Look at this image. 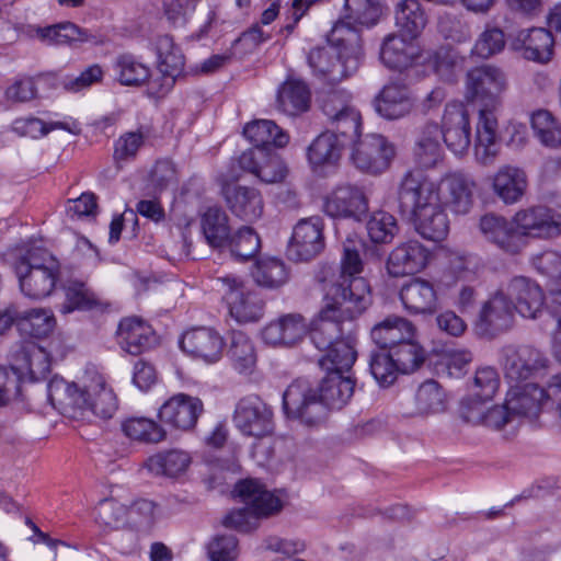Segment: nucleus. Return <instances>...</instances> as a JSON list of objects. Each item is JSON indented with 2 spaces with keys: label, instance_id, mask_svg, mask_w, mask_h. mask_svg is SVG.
I'll return each mask as SVG.
<instances>
[{
  "label": "nucleus",
  "instance_id": "1",
  "mask_svg": "<svg viewBox=\"0 0 561 561\" xmlns=\"http://www.w3.org/2000/svg\"><path fill=\"white\" fill-rule=\"evenodd\" d=\"M355 381L339 373H328L317 388L306 379L293 381L283 394V407L289 417L307 426H317L327 417V410H340L351 400Z\"/></svg>",
  "mask_w": 561,
  "mask_h": 561
},
{
  "label": "nucleus",
  "instance_id": "2",
  "mask_svg": "<svg viewBox=\"0 0 561 561\" xmlns=\"http://www.w3.org/2000/svg\"><path fill=\"white\" fill-rule=\"evenodd\" d=\"M505 89V76L496 67L484 65L472 68L466 78V98L479 103V122L474 140V157L482 165L494 163L500 152L496 137L497 121L491 108L497 103V98Z\"/></svg>",
  "mask_w": 561,
  "mask_h": 561
},
{
  "label": "nucleus",
  "instance_id": "3",
  "mask_svg": "<svg viewBox=\"0 0 561 561\" xmlns=\"http://www.w3.org/2000/svg\"><path fill=\"white\" fill-rule=\"evenodd\" d=\"M402 215H411L416 232L424 239L439 242L449 232V219L439 199L436 183L415 171H408L398 192Z\"/></svg>",
  "mask_w": 561,
  "mask_h": 561
},
{
  "label": "nucleus",
  "instance_id": "4",
  "mask_svg": "<svg viewBox=\"0 0 561 561\" xmlns=\"http://www.w3.org/2000/svg\"><path fill=\"white\" fill-rule=\"evenodd\" d=\"M13 268L20 291L31 300L49 297L61 276L59 260L42 247H31L21 252L13 263Z\"/></svg>",
  "mask_w": 561,
  "mask_h": 561
},
{
  "label": "nucleus",
  "instance_id": "5",
  "mask_svg": "<svg viewBox=\"0 0 561 561\" xmlns=\"http://www.w3.org/2000/svg\"><path fill=\"white\" fill-rule=\"evenodd\" d=\"M236 493L242 499L245 507L230 512L224 519V525L239 531L248 533L256 528L259 517H267L278 513L283 503L278 496L255 479L240 481Z\"/></svg>",
  "mask_w": 561,
  "mask_h": 561
},
{
  "label": "nucleus",
  "instance_id": "6",
  "mask_svg": "<svg viewBox=\"0 0 561 561\" xmlns=\"http://www.w3.org/2000/svg\"><path fill=\"white\" fill-rule=\"evenodd\" d=\"M324 301L337 311L342 319L353 321L371 305V289L364 277L340 276L328 289Z\"/></svg>",
  "mask_w": 561,
  "mask_h": 561
},
{
  "label": "nucleus",
  "instance_id": "7",
  "mask_svg": "<svg viewBox=\"0 0 561 561\" xmlns=\"http://www.w3.org/2000/svg\"><path fill=\"white\" fill-rule=\"evenodd\" d=\"M229 314L238 323L257 322L264 314V301L259 294L236 275L217 278Z\"/></svg>",
  "mask_w": 561,
  "mask_h": 561
},
{
  "label": "nucleus",
  "instance_id": "8",
  "mask_svg": "<svg viewBox=\"0 0 561 561\" xmlns=\"http://www.w3.org/2000/svg\"><path fill=\"white\" fill-rule=\"evenodd\" d=\"M482 234L508 254L519 253L525 245L526 210H519L507 221L501 216L488 214L480 219Z\"/></svg>",
  "mask_w": 561,
  "mask_h": 561
},
{
  "label": "nucleus",
  "instance_id": "9",
  "mask_svg": "<svg viewBox=\"0 0 561 561\" xmlns=\"http://www.w3.org/2000/svg\"><path fill=\"white\" fill-rule=\"evenodd\" d=\"M307 61L312 75L327 84H336L352 77L360 66L354 58L344 56L330 45L312 48Z\"/></svg>",
  "mask_w": 561,
  "mask_h": 561
},
{
  "label": "nucleus",
  "instance_id": "10",
  "mask_svg": "<svg viewBox=\"0 0 561 561\" xmlns=\"http://www.w3.org/2000/svg\"><path fill=\"white\" fill-rule=\"evenodd\" d=\"M352 95L346 91H335L327 96L322 108L324 114L334 126L335 133L341 140L353 144L360 137L362 116L351 104Z\"/></svg>",
  "mask_w": 561,
  "mask_h": 561
},
{
  "label": "nucleus",
  "instance_id": "11",
  "mask_svg": "<svg viewBox=\"0 0 561 561\" xmlns=\"http://www.w3.org/2000/svg\"><path fill=\"white\" fill-rule=\"evenodd\" d=\"M66 391L71 403L80 410L91 411L102 419H110L117 410V399L114 391L107 387L102 376H95L83 389L76 385H67Z\"/></svg>",
  "mask_w": 561,
  "mask_h": 561
},
{
  "label": "nucleus",
  "instance_id": "12",
  "mask_svg": "<svg viewBox=\"0 0 561 561\" xmlns=\"http://www.w3.org/2000/svg\"><path fill=\"white\" fill-rule=\"evenodd\" d=\"M232 421L241 434L255 438L272 434L274 428L272 409L254 394L237 402Z\"/></svg>",
  "mask_w": 561,
  "mask_h": 561
},
{
  "label": "nucleus",
  "instance_id": "13",
  "mask_svg": "<svg viewBox=\"0 0 561 561\" xmlns=\"http://www.w3.org/2000/svg\"><path fill=\"white\" fill-rule=\"evenodd\" d=\"M352 160L357 169L370 174L386 171L394 157V147L379 134H368L353 144Z\"/></svg>",
  "mask_w": 561,
  "mask_h": 561
},
{
  "label": "nucleus",
  "instance_id": "14",
  "mask_svg": "<svg viewBox=\"0 0 561 561\" xmlns=\"http://www.w3.org/2000/svg\"><path fill=\"white\" fill-rule=\"evenodd\" d=\"M323 220L319 216L300 219L294 227L288 244V256L294 261H309L324 249Z\"/></svg>",
  "mask_w": 561,
  "mask_h": 561
},
{
  "label": "nucleus",
  "instance_id": "15",
  "mask_svg": "<svg viewBox=\"0 0 561 561\" xmlns=\"http://www.w3.org/2000/svg\"><path fill=\"white\" fill-rule=\"evenodd\" d=\"M322 209L331 218L360 220L368 210V201L362 187L341 184L325 195Z\"/></svg>",
  "mask_w": 561,
  "mask_h": 561
},
{
  "label": "nucleus",
  "instance_id": "16",
  "mask_svg": "<svg viewBox=\"0 0 561 561\" xmlns=\"http://www.w3.org/2000/svg\"><path fill=\"white\" fill-rule=\"evenodd\" d=\"M431 251L417 240L399 243L391 250L386 262V270L392 277L415 275L430 263Z\"/></svg>",
  "mask_w": 561,
  "mask_h": 561
},
{
  "label": "nucleus",
  "instance_id": "17",
  "mask_svg": "<svg viewBox=\"0 0 561 561\" xmlns=\"http://www.w3.org/2000/svg\"><path fill=\"white\" fill-rule=\"evenodd\" d=\"M204 410L201 399L185 393H176L169 398L158 410L161 423L175 430L190 431L195 427Z\"/></svg>",
  "mask_w": 561,
  "mask_h": 561
},
{
  "label": "nucleus",
  "instance_id": "18",
  "mask_svg": "<svg viewBox=\"0 0 561 561\" xmlns=\"http://www.w3.org/2000/svg\"><path fill=\"white\" fill-rule=\"evenodd\" d=\"M442 138L447 148L457 156L466 153L471 144L469 113L462 103H449L445 107Z\"/></svg>",
  "mask_w": 561,
  "mask_h": 561
},
{
  "label": "nucleus",
  "instance_id": "19",
  "mask_svg": "<svg viewBox=\"0 0 561 561\" xmlns=\"http://www.w3.org/2000/svg\"><path fill=\"white\" fill-rule=\"evenodd\" d=\"M27 35L31 38H38L45 45H71L75 43L102 45L104 43V37L101 34L79 27L72 22H61L45 27L30 25Z\"/></svg>",
  "mask_w": 561,
  "mask_h": 561
},
{
  "label": "nucleus",
  "instance_id": "20",
  "mask_svg": "<svg viewBox=\"0 0 561 561\" xmlns=\"http://www.w3.org/2000/svg\"><path fill=\"white\" fill-rule=\"evenodd\" d=\"M517 310L515 304L510 301L503 294H496L484 302L476 330L479 335L493 337L501 332L508 330L514 322V314Z\"/></svg>",
  "mask_w": 561,
  "mask_h": 561
},
{
  "label": "nucleus",
  "instance_id": "21",
  "mask_svg": "<svg viewBox=\"0 0 561 561\" xmlns=\"http://www.w3.org/2000/svg\"><path fill=\"white\" fill-rule=\"evenodd\" d=\"M180 346L192 357L213 364L221 358L225 341L215 329L199 327L186 331L182 335Z\"/></svg>",
  "mask_w": 561,
  "mask_h": 561
},
{
  "label": "nucleus",
  "instance_id": "22",
  "mask_svg": "<svg viewBox=\"0 0 561 561\" xmlns=\"http://www.w3.org/2000/svg\"><path fill=\"white\" fill-rule=\"evenodd\" d=\"M422 50L415 39L402 34H388L380 47V60L389 69L403 71L416 65Z\"/></svg>",
  "mask_w": 561,
  "mask_h": 561
},
{
  "label": "nucleus",
  "instance_id": "23",
  "mask_svg": "<svg viewBox=\"0 0 561 561\" xmlns=\"http://www.w3.org/2000/svg\"><path fill=\"white\" fill-rule=\"evenodd\" d=\"M474 182L461 173L445 175L436 188L443 206H448L455 214H468L473 205Z\"/></svg>",
  "mask_w": 561,
  "mask_h": 561
},
{
  "label": "nucleus",
  "instance_id": "24",
  "mask_svg": "<svg viewBox=\"0 0 561 561\" xmlns=\"http://www.w3.org/2000/svg\"><path fill=\"white\" fill-rule=\"evenodd\" d=\"M309 331L308 321L299 313H288L270 322L262 330V340L272 346H291Z\"/></svg>",
  "mask_w": 561,
  "mask_h": 561
},
{
  "label": "nucleus",
  "instance_id": "25",
  "mask_svg": "<svg viewBox=\"0 0 561 561\" xmlns=\"http://www.w3.org/2000/svg\"><path fill=\"white\" fill-rule=\"evenodd\" d=\"M399 296L404 309L411 314H433L437 310V290L428 279H410L402 285Z\"/></svg>",
  "mask_w": 561,
  "mask_h": 561
},
{
  "label": "nucleus",
  "instance_id": "26",
  "mask_svg": "<svg viewBox=\"0 0 561 561\" xmlns=\"http://www.w3.org/2000/svg\"><path fill=\"white\" fill-rule=\"evenodd\" d=\"M376 113L389 121L400 119L412 111L414 100L410 89L400 83L386 84L373 101Z\"/></svg>",
  "mask_w": 561,
  "mask_h": 561
},
{
  "label": "nucleus",
  "instance_id": "27",
  "mask_svg": "<svg viewBox=\"0 0 561 561\" xmlns=\"http://www.w3.org/2000/svg\"><path fill=\"white\" fill-rule=\"evenodd\" d=\"M402 414L408 417L427 416L444 412L446 409V394L435 380H426L421 383L413 397L401 402Z\"/></svg>",
  "mask_w": 561,
  "mask_h": 561
},
{
  "label": "nucleus",
  "instance_id": "28",
  "mask_svg": "<svg viewBox=\"0 0 561 561\" xmlns=\"http://www.w3.org/2000/svg\"><path fill=\"white\" fill-rule=\"evenodd\" d=\"M117 339L122 350L131 355L146 352L157 344V335L151 325L136 317L119 322Z\"/></svg>",
  "mask_w": 561,
  "mask_h": 561
},
{
  "label": "nucleus",
  "instance_id": "29",
  "mask_svg": "<svg viewBox=\"0 0 561 561\" xmlns=\"http://www.w3.org/2000/svg\"><path fill=\"white\" fill-rule=\"evenodd\" d=\"M227 206L233 215L245 221L259 219L264 203L261 193L249 186L226 185L222 190Z\"/></svg>",
  "mask_w": 561,
  "mask_h": 561
},
{
  "label": "nucleus",
  "instance_id": "30",
  "mask_svg": "<svg viewBox=\"0 0 561 561\" xmlns=\"http://www.w3.org/2000/svg\"><path fill=\"white\" fill-rule=\"evenodd\" d=\"M442 130L436 123H426L413 148V159L420 169H433L443 161L444 149L440 144Z\"/></svg>",
  "mask_w": 561,
  "mask_h": 561
},
{
  "label": "nucleus",
  "instance_id": "31",
  "mask_svg": "<svg viewBox=\"0 0 561 561\" xmlns=\"http://www.w3.org/2000/svg\"><path fill=\"white\" fill-rule=\"evenodd\" d=\"M414 324L400 316H388L375 324L370 337L381 350H390L415 336Z\"/></svg>",
  "mask_w": 561,
  "mask_h": 561
},
{
  "label": "nucleus",
  "instance_id": "32",
  "mask_svg": "<svg viewBox=\"0 0 561 561\" xmlns=\"http://www.w3.org/2000/svg\"><path fill=\"white\" fill-rule=\"evenodd\" d=\"M344 321L346 320L342 319L337 311L324 304L317 319L309 324L308 332L314 346L320 351H327L335 342L344 339L342 330Z\"/></svg>",
  "mask_w": 561,
  "mask_h": 561
},
{
  "label": "nucleus",
  "instance_id": "33",
  "mask_svg": "<svg viewBox=\"0 0 561 561\" xmlns=\"http://www.w3.org/2000/svg\"><path fill=\"white\" fill-rule=\"evenodd\" d=\"M345 141L335 133L320 134L307 148V159L313 171L324 167H334L341 159Z\"/></svg>",
  "mask_w": 561,
  "mask_h": 561
},
{
  "label": "nucleus",
  "instance_id": "34",
  "mask_svg": "<svg viewBox=\"0 0 561 561\" xmlns=\"http://www.w3.org/2000/svg\"><path fill=\"white\" fill-rule=\"evenodd\" d=\"M328 45L340 50L341 54L352 57L362 64L364 51L360 30L356 24L345 20L337 21L327 36Z\"/></svg>",
  "mask_w": 561,
  "mask_h": 561
},
{
  "label": "nucleus",
  "instance_id": "35",
  "mask_svg": "<svg viewBox=\"0 0 561 561\" xmlns=\"http://www.w3.org/2000/svg\"><path fill=\"white\" fill-rule=\"evenodd\" d=\"M492 187L502 202L515 204L525 193L526 172L520 168L503 165L494 174Z\"/></svg>",
  "mask_w": 561,
  "mask_h": 561
},
{
  "label": "nucleus",
  "instance_id": "36",
  "mask_svg": "<svg viewBox=\"0 0 561 561\" xmlns=\"http://www.w3.org/2000/svg\"><path fill=\"white\" fill-rule=\"evenodd\" d=\"M505 378L508 383V404L517 407L516 400L526 401V358L512 347L505 351Z\"/></svg>",
  "mask_w": 561,
  "mask_h": 561
},
{
  "label": "nucleus",
  "instance_id": "37",
  "mask_svg": "<svg viewBox=\"0 0 561 561\" xmlns=\"http://www.w3.org/2000/svg\"><path fill=\"white\" fill-rule=\"evenodd\" d=\"M12 368L28 374L32 379L45 378L50 370V359L45 348L35 343H26L14 355Z\"/></svg>",
  "mask_w": 561,
  "mask_h": 561
},
{
  "label": "nucleus",
  "instance_id": "38",
  "mask_svg": "<svg viewBox=\"0 0 561 561\" xmlns=\"http://www.w3.org/2000/svg\"><path fill=\"white\" fill-rule=\"evenodd\" d=\"M311 93L308 85L300 80L285 81L277 93V107L289 116H297L310 107Z\"/></svg>",
  "mask_w": 561,
  "mask_h": 561
},
{
  "label": "nucleus",
  "instance_id": "39",
  "mask_svg": "<svg viewBox=\"0 0 561 561\" xmlns=\"http://www.w3.org/2000/svg\"><path fill=\"white\" fill-rule=\"evenodd\" d=\"M191 463L190 453L173 448L152 455L148 458L146 466L153 474L178 478L186 472Z\"/></svg>",
  "mask_w": 561,
  "mask_h": 561
},
{
  "label": "nucleus",
  "instance_id": "40",
  "mask_svg": "<svg viewBox=\"0 0 561 561\" xmlns=\"http://www.w3.org/2000/svg\"><path fill=\"white\" fill-rule=\"evenodd\" d=\"M396 25L400 34L416 39L427 24V16L417 0H401L394 10Z\"/></svg>",
  "mask_w": 561,
  "mask_h": 561
},
{
  "label": "nucleus",
  "instance_id": "41",
  "mask_svg": "<svg viewBox=\"0 0 561 561\" xmlns=\"http://www.w3.org/2000/svg\"><path fill=\"white\" fill-rule=\"evenodd\" d=\"M244 137L255 148L265 149L267 146L285 147L289 141L288 134L270 119H257L248 123L243 128Z\"/></svg>",
  "mask_w": 561,
  "mask_h": 561
},
{
  "label": "nucleus",
  "instance_id": "42",
  "mask_svg": "<svg viewBox=\"0 0 561 561\" xmlns=\"http://www.w3.org/2000/svg\"><path fill=\"white\" fill-rule=\"evenodd\" d=\"M232 367L239 373L250 375L256 365V352L251 339L241 331H232L227 350Z\"/></svg>",
  "mask_w": 561,
  "mask_h": 561
},
{
  "label": "nucleus",
  "instance_id": "43",
  "mask_svg": "<svg viewBox=\"0 0 561 561\" xmlns=\"http://www.w3.org/2000/svg\"><path fill=\"white\" fill-rule=\"evenodd\" d=\"M154 45L158 56V68L160 72L164 77L170 78L173 83L175 78L180 76L184 69V55L170 35L158 36Z\"/></svg>",
  "mask_w": 561,
  "mask_h": 561
},
{
  "label": "nucleus",
  "instance_id": "44",
  "mask_svg": "<svg viewBox=\"0 0 561 561\" xmlns=\"http://www.w3.org/2000/svg\"><path fill=\"white\" fill-rule=\"evenodd\" d=\"M56 327V318L50 309L33 308L21 312L18 331L22 336L43 339L48 336Z\"/></svg>",
  "mask_w": 561,
  "mask_h": 561
},
{
  "label": "nucleus",
  "instance_id": "45",
  "mask_svg": "<svg viewBox=\"0 0 561 561\" xmlns=\"http://www.w3.org/2000/svg\"><path fill=\"white\" fill-rule=\"evenodd\" d=\"M121 428L127 438L142 444H158L167 438L165 430L154 420L145 416L127 417Z\"/></svg>",
  "mask_w": 561,
  "mask_h": 561
},
{
  "label": "nucleus",
  "instance_id": "46",
  "mask_svg": "<svg viewBox=\"0 0 561 561\" xmlns=\"http://www.w3.org/2000/svg\"><path fill=\"white\" fill-rule=\"evenodd\" d=\"M357 357L355 350V339L347 335L342 339L330 348L325 351V355L319 360L322 368L329 370V373H339L342 375L344 371H348L354 365Z\"/></svg>",
  "mask_w": 561,
  "mask_h": 561
},
{
  "label": "nucleus",
  "instance_id": "47",
  "mask_svg": "<svg viewBox=\"0 0 561 561\" xmlns=\"http://www.w3.org/2000/svg\"><path fill=\"white\" fill-rule=\"evenodd\" d=\"M55 129H62L73 135H78L81 130L73 119L45 123L41 118L28 116L16 118L12 123V130L23 137L41 138Z\"/></svg>",
  "mask_w": 561,
  "mask_h": 561
},
{
  "label": "nucleus",
  "instance_id": "48",
  "mask_svg": "<svg viewBox=\"0 0 561 561\" xmlns=\"http://www.w3.org/2000/svg\"><path fill=\"white\" fill-rule=\"evenodd\" d=\"M518 405L511 407L508 404V393H506L505 403L502 405H493L488 409L481 420L480 425L488 428L500 431L506 425L523 423V419L526 414V401L516 400Z\"/></svg>",
  "mask_w": 561,
  "mask_h": 561
},
{
  "label": "nucleus",
  "instance_id": "49",
  "mask_svg": "<svg viewBox=\"0 0 561 561\" xmlns=\"http://www.w3.org/2000/svg\"><path fill=\"white\" fill-rule=\"evenodd\" d=\"M201 228L206 242L213 248H220L228 241V217L218 207H209L202 215Z\"/></svg>",
  "mask_w": 561,
  "mask_h": 561
},
{
  "label": "nucleus",
  "instance_id": "50",
  "mask_svg": "<svg viewBox=\"0 0 561 561\" xmlns=\"http://www.w3.org/2000/svg\"><path fill=\"white\" fill-rule=\"evenodd\" d=\"M252 276L254 282L265 288H279L288 280L285 263L276 257H263L256 261Z\"/></svg>",
  "mask_w": 561,
  "mask_h": 561
},
{
  "label": "nucleus",
  "instance_id": "51",
  "mask_svg": "<svg viewBox=\"0 0 561 561\" xmlns=\"http://www.w3.org/2000/svg\"><path fill=\"white\" fill-rule=\"evenodd\" d=\"M114 71L119 83L128 87L144 84L151 75L150 67L130 54H124L116 58Z\"/></svg>",
  "mask_w": 561,
  "mask_h": 561
},
{
  "label": "nucleus",
  "instance_id": "52",
  "mask_svg": "<svg viewBox=\"0 0 561 561\" xmlns=\"http://www.w3.org/2000/svg\"><path fill=\"white\" fill-rule=\"evenodd\" d=\"M530 122L534 135L542 146L552 149L561 147V127L550 112H534Z\"/></svg>",
  "mask_w": 561,
  "mask_h": 561
},
{
  "label": "nucleus",
  "instance_id": "53",
  "mask_svg": "<svg viewBox=\"0 0 561 561\" xmlns=\"http://www.w3.org/2000/svg\"><path fill=\"white\" fill-rule=\"evenodd\" d=\"M98 304L96 296L87 284L72 280L65 288V301L60 307V312L68 314L76 310L87 311L95 308Z\"/></svg>",
  "mask_w": 561,
  "mask_h": 561
},
{
  "label": "nucleus",
  "instance_id": "54",
  "mask_svg": "<svg viewBox=\"0 0 561 561\" xmlns=\"http://www.w3.org/2000/svg\"><path fill=\"white\" fill-rule=\"evenodd\" d=\"M344 18L360 26H374L379 21L382 9L378 0H345Z\"/></svg>",
  "mask_w": 561,
  "mask_h": 561
},
{
  "label": "nucleus",
  "instance_id": "55",
  "mask_svg": "<svg viewBox=\"0 0 561 561\" xmlns=\"http://www.w3.org/2000/svg\"><path fill=\"white\" fill-rule=\"evenodd\" d=\"M561 222L547 207H535L528 211V237L552 238L560 234Z\"/></svg>",
  "mask_w": 561,
  "mask_h": 561
},
{
  "label": "nucleus",
  "instance_id": "56",
  "mask_svg": "<svg viewBox=\"0 0 561 561\" xmlns=\"http://www.w3.org/2000/svg\"><path fill=\"white\" fill-rule=\"evenodd\" d=\"M227 242L231 254L239 261L254 257L261 249L260 237L251 227L240 228Z\"/></svg>",
  "mask_w": 561,
  "mask_h": 561
},
{
  "label": "nucleus",
  "instance_id": "57",
  "mask_svg": "<svg viewBox=\"0 0 561 561\" xmlns=\"http://www.w3.org/2000/svg\"><path fill=\"white\" fill-rule=\"evenodd\" d=\"M388 352L401 374L413 373L424 360L423 350L414 337L388 350Z\"/></svg>",
  "mask_w": 561,
  "mask_h": 561
},
{
  "label": "nucleus",
  "instance_id": "58",
  "mask_svg": "<svg viewBox=\"0 0 561 561\" xmlns=\"http://www.w3.org/2000/svg\"><path fill=\"white\" fill-rule=\"evenodd\" d=\"M554 38L545 27L528 28V59L547 64L553 55Z\"/></svg>",
  "mask_w": 561,
  "mask_h": 561
},
{
  "label": "nucleus",
  "instance_id": "59",
  "mask_svg": "<svg viewBox=\"0 0 561 561\" xmlns=\"http://www.w3.org/2000/svg\"><path fill=\"white\" fill-rule=\"evenodd\" d=\"M424 61L442 80L453 82L459 68L460 58L454 49L440 47L431 53Z\"/></svg>",
  "mask_w": 561,
  "mask_h": 561
},
{
  "label": "nucleus",
  "instance_id": "60",
  "mask_svg": "<svg viewBox=\"0 0 561 561\" xmlns=\"http://www.w3.org/2000/svg\"><path fill=\"white\" fill-rule=\"evenodd\" d=\"M500 385V375L495 368L480 367L476 370L470 394L473 399L491 401L499 391Z\"/></svg>",
  "mask_w": 561,
  "mask_h": 561
},
{
  "label": "nucleus",
  "instance_id": "61",
  "mask_svg": "<svg viewBox=\"0 0 561 561\" xmlns=\"http://www.w3.org/2000/svg\"><path fill=\"white\" fill-rule=\"evenodd\" d=\"M369 369L375 380L381 387L392 385L401 374L397 364L392 360L388 351L381 350L374 352L369 359Z\"/></svg>",
  "mask_w": 561,
  "mask_h": 561
},
{
  "label": "nucleus",
  "instance_id": "62",
  "mask_svg": "<svg viewBox=\"0 0 561 561\" xmlns=\"http://www.w3.org/2000/svg\"><path fill=\"white\" fill-rule=\"evenodd\" d=\"M367 232L375 243H389L398 232L396 218L386 211H377L367 221Z\"/></svg>",
  "mask_w": 561,
  "mask_h": 561
},
{
  "label": "nucleus",
  "instance_id": "63",
  "mask_svg": "<svg viewBox=\"0 0 561 561\" xmlns=\"http://www.w3.org/2000/svg\"><path fill=\"white\" fill-rule=\"evenodd\" d=\"M95 520L111 529L119 528L127 520V507L114 499H104L95 508Z\"/></svg>",
  "mask_w": 561,
  "mask_h": 561
},
{
  "label": "nucleus",
  "instance_id": "64",
  "mask_svg": "<svg viewBox=\"0 0 561 561\" xmlns=\"http://www.w3.org/2000/svg\"><path fill=\"white\" fill-rule=\"evenodd\" d=\"M209 561H234L238 557V540L232 535H219L207 546Z\"/></svg>",
  "mask_w": 561,
  "mask_h": 561
}]
</instances>
